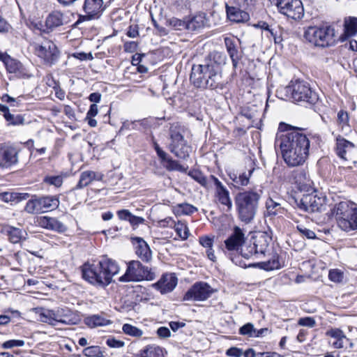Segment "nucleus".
<instances>
[{"label":"nucleus","instance_id":"nucleus-5","mask_svg":"<svg viewBox=\"0 0 357 357\" xmlns=\"http://www.w3.org/2000/svg\"><path fill=\"white\" fill-rule=\"evenodd\" d=\"M32 310L37 316L38 321L52 326H56L60 324L65 326L76 325L80 321V318L77 312L66 307L54 309L35 307Z\"/></svg>","mask_w":357,"mask_h":357},{"label":"nucleus","instance_id":"nucleus-21","mask_svg":"<svg viewBox=\"0 0 357 357\" xmlns=\"http://www.w3.org/2000/svg\"><path fill=\"white\" fill-rule=\"evenodd\" d=\"M211 180L215 186V195L219 202L227 206L230 210L232 208V202L229 197V190L223 185V184L213 175H211Z\"/></svg>","mask_w":357,"mask_h":357},{"label":"nucleus","instance_id":"nucleus-61","mask_svg":"<svg viewBox=\"0 0 357 357\" xmlns=\"http://www.w3.org/2000/svg\"><path fill=\"white\" fill-rule=\"evenodd\" d=\"M73 57L80 60V61H86V60H92L93 59L92 54L85 53V52H76L73 54Z\"/></svg>","mask_w":357,"mask_h":357},{"label":"nucleus","instance_id":"nucleus-41","mask_svg":"<svg viewBox=\"0 0 357 357\" xmlns=\"http://www.w3.org/2000/svg\"><path fill=\"white\" fill-rule=\"evenodd\" d=\"M122 330L125 334L132 337H139L143 335V331L141 329L129 324H123Z\"/></svg>","mask_w":357,"mask_h":357},{"label":"nucleus","instance_id":"nucleus-37","mask_svg":"<svg viewBox=\"0 0 357 357\" xmlns=\"http://www.w3.org/2000/svg\"><path fill=\"white\" fill-rule=\"evenodd\" d=\"M188 175L204 188L208 189L211 187V184L213 181L211 180V176L207 178L202 172L197 169L190 170Z\"/></svg>","mask_w":357,"mask_h":357},{"label":"nucleus","instance_id":"nucleus-38","mask_svg":"<svg viewBox=\"0 0 357 357\" xmlns=\"http://www.w3.org/2000/svg\"><path fill=\"white\" fill-rule=\"evenodd\" d=\"M139 357H163L161 347L155 344L147 345L139 352Z\"/></svg>","mask_w":357,"mask_h":357},{"label":"nucleus","instance_id":"nucleus-59","mask_svg":"<svg viewBox=\"0 0 357 357\" xmlns=\"http://www.w3.org/2000/svg\"><path fill=\"white\" fill-rule=\"evenodd\" d=\"M297 229L303 236H306L309 239H312L316 237V234L313 231L307 229L302 225L297 226Z\"/></svg>","mask_w":357,"mask_h":357},{"label":"nucleus","instance_id":"nucleus-63","mask_svg":"<svg viewBox=\"0 0 357 357\" xmlns=\"http://www.w3.org/2000/svg\"><path fill=\"white\" fill-rule=\"evenodd\" d=\"M117 215L119 219L122 220H128L129 221L130 218L132 215V213L127 209L120 210L117 212Z\"/></svg>","mask_w":357,"mask_h":357},{"label":"nucleus","instance_id":"nucleus-2","mask_svg":"<svg viewBox=\"0 0 357 357\" xmlns=\"http://www.w3.org/2000/svg\"><path fill=\"white\" fill-rule=\"evenodd\" d=\"M226 56L219 52H213L204 63L193 65L190 74L192 84L200 89H214L221 85V66L225 63Z\"/></svg>","mask_w":357,"mask_h":357},{"label":"nucleus","instance_id":"nucleus-48","mask_svg":"<svg viewBox=\"0 0 357 357\" xmlns=\"http://www.w3.org/2000/svg\"><path fill=\"white\" fill-rule=\"evenodd\" d=\"M177 207L183 215H191L197 211V208L188 203H183L178 204Z\"/></svg>","mask_w":357,"mask_h":357},{"label":"nucleus","instance_id":"nucleus-17","mask_svg":"<svg viewBox=\"0 0 357 357\" xmlns=\"http://www.w3.org/2000/svg\"><path fill=\"white\" fill-rule=\"evenodd\" d=\"M20 149L15 144L6 143L0 147V166L10 167L18 163Z\"/></svg>","mask_w":357,"mask_h":357},{"label":"nucleus","instance_id":"nucleus-58","mask_svg":"<svg viewBox=\"0 0 357 357\" xmlns=\"http://www.w3.org/2000/svg\"><path fill=\"white\" fill-rule=\"evenodd\" d=\"M199 242L206 249L210 248L213 245V237L211 238L207 236H201L199 237Z\"/></svg>","mask_w":357,"mask_h":357},{"label":"nucleus","instance_id":"nucleus-54","mask_svg":"<svg viewBox=\"0 0 357 357\" xmlns=\"http://www.w3.org/2000/svg\"><path fill=\"white\" fill-rule=\"evenodd\" d=\"M298 323L300 326H307L310 328H313L316 325L314 319L310 317L299 319Z\"/></svg>","mask_w":357,"mask_h":357},{"label":"nucleus","instance_id":"nucleus-15","mask_svg":"<svg viewBox=\"0 0 357 357\" xmlns=\"http://www.w3.org/2000/svg\"><path fill=\"white\" fill-rule=\"evenodd\" d=\"M213 288L206 282L195 283L183 296V301H203L213 293Z\"/></svg>","mask_w":357,"mask_h":357},{"label":"nucleus","instance_id":"nucleus-28","mask_svg":"<svg viewBox=\"0 0 357 357\" xmlns=\"http://www.w3.org/2000/svg\"><path fill=\"white\" fill-rule=\"evenodd\" d=\"M255 168L248 170V172L231 173L229 178L232 181V185L235 188L240 189L247 186L250 181V178L255 171Z\"/></svg>","mask_w":357,"mask_h":357},{"label":"nucleus","instance_id":"nucleus-40","mask_svg":"<svg viewBox=\"0 0 357 357\" xmlns=\"http://www.w3.org/2000/svg\"><path fill=\"white\" fill-rule=\"evenodd\" d=\"M357 33V18L349 17L344 22V34L347 36H351Z\"/></svg>","mask_w":357,"mask_h":357},{"label":"nucleus","instance_id":"nucleus-29","mask_svg":"<svg viewBox=\"0 0 357 357\" xmlns=\"http://www.w3.org/2000/svg\"><path fill=\"white\" fill-rule=\"evenodd\" d=\"M281 199L278 197H269L266 201V208L268 215L275 216L283 214L284 208L280 203Z\"/></svg>","mask_w":357,"mask_h":357},{"label":"nucleus","instance_id":"nucleus-24","mask_svg":"<svg viewBox=\"0 0 357 357\" xmlns=\"http://www.w3.org/2000/svg\"><path fill=\"white\" fill-rule=\"evenodd\" d=\"M132 243L135 248L136 255L145 262H149L152 259V252L146 242L140 237L132 238Z\"/></svg>","mask_w":357,"mask_h":357},{"label":"nucleus","instance_id":"nucleus-6","mask_svg":"<svg viewBox=\"0 0 357 357\" xmlns=\"http://www.w3.org/2000/svg\"><path fill=\"white\" fill-rule=\"evenodd\" d=\"M262 190L256 188L236 194L234 202L239 219L245 223L255 218L259 206Z\"/></svg>","mask_w":357,"mask_h":357},{"label":"nucleus","instance_id":"nucleus-34","mask_svg":"<svg viewBox=\"0 0 357 357\" xmlns=\"http://www.w3.org/2000/svg\"><path fill=\"white\" fill-rule=\"evenodd\" d=\"M84 323L90 328H96L109 325L112 321L105 318L102 314H93L86 317Z\"/></svg>","mask_w":357,"mask_h":357},{"label":"nucleus","instance_id":"nucleus-32","mask_svg":"<svg viewBox=\"0 0 357 357\" xmlns=\"http://www.w3.org/2000/svg\"><path fill=\"white\" fill-rule=\"evenodd\" d=\"M207 24L204 13H199L187 20V30L190 31H199Z\"/></svg>","mask_w":357,"mask_h":357},{"label":"nucleus","instance_id":"nucleus-45","mask_svg":"<svg viewBox=\"0 0 357 357\" xmlns=\"http://www.w3.org/2000/svg\"><path fill=\"white\" fill-rule=\"evenodd\" d=\"M328 278L332 282L340 283L342 282L344 279V274L341 270L334 268L330 270Z\"/></svg>","mask_w":357,"mask_h":357},{"label":"nucleus","instance_id":"nucleus-23","mask_svg":"<svg viewBox=\"0 0 357 357\" xmlns=\"http://www.w3.org/2000/svg\"><path fill=\"white\" fill-rule=\"evenodd\" d=\"M238 40H236L232 37L225 38V45L229 54L232 65L236 68L238 64V61L242 57V52L238 50Z\"/></svg>","mask_w":357,"mask_h":357},{"label":"nucleus","instance_id":"nucleus-10","mask_svg":"<svg viewBox=\"0 0 357 357\" xmlns=\"http://www.w3.org/2000/svg\"><path fill=\"white\" fill-rule=\"evenodd\" d=\"M335 29L327 24L307 27L304 31L305 39L312 45L326 47L335 43Z\"/></svg>","mask_w":357,"mask_h":357},{"label":"nucleus","instance_id":"nucleus-7","mask_svg":"<svg viewBox=\"0 0 357 357\" xmlns=\"http://www.w3.org/2000/svg\"><path fill=\"white\" fill-rule=\"evenodd\" d=\"M278 93H284V98L291 99L296 102L314 105L319 100L317 93L312 89L309 83L303 80L291 81Z\"/></svg>","mask_w":357,"mask_h":357},{"label":"nucleus","instance_id":"nucleus-13","mask_svg":"<svg viewBox=\"0 0 357 357\" xmlns=\"http://www.w3.org/2000/svg\"><path fill=\"white\" fill-rule=\"evenodd\" d=\"M59 206L57 196L36 197L26 202L24 210L31 214L52 211Z\"/></svg>","mask_w":357,"mask_h":357},{"label":"nucleus","instance_id":"nucleus-56","mask_svg":"<svg viewBox=\"0 0 357 357\" xmlns=\"http://www.w3.org/2000/svg\"><path fill=\"white\" fill-rule=\"evenodd\" d=\"M327 335L334 337L335 339H344L346 338L343 331L339 328H332L327 331Z\"/></svg>","mask_w":357,"mask_h":357},{"label":"nucleus","instance_id":"nucleus-30","mask_svg":"<svg viewBox=\"0 0 357 357\" xmlns=\"http://www.w3.org/2000/svg\"><path fill=\"white\" fill-rule=\"evenodd\" d=\"M63 14L59 10H54L50 13L45 20L46 28L51 31L56 27L63 25Z\"/></svg>","mask_w":357,"mask_h":357},{"label":"nucleus","instance_id":"nucleus-31","mask_svg":"<svg viewBox=\"0 0 357 357\" xmlns=\"http://www.w3.org/2000/svg\"><path fill=\"white\" fill-rule=\"evenodd\" d=\"M102 178L101 173L93 171H85L81 173L77 188H83L89 185L93 181H100Z\"/></svg>","mask_w":357,"mask_h":357},{"label":"nucleus","instance_id":"nucleus-36","mask_svg":"<svg viewBox=\"0 0 357 357\" xmlns=\"http://www.w3.org/2000/svg\"><path fill=\"white\" fill-rule=\"evenodd\" d=\"M161 162L168 171H178L180 172H186L188 167L182 165L178 160L172 159L166 155L164 159L161 160Z\"/></svg>","mask_w":357,"mask_h":357},{"label":"nucleus","instance_id":"nucleus-27","mask_svg":"<svg viewBox=\"0 0 357 357\" xmlns=\"http://www.w3.org/2000/svg\"><path fill=\"white\" fill-rule=\"evenodd\" d=\"M38 223L43 228L58 232H63L66 230L65 225L55 218L42 216L38 219Z\"/></svg>","mask_w":357,"mask_h":357},{"label":"nucleus","instance_id":"nucleus-20","mask_svg":"<svg viewBox=\"0 0 357 357\" xmlns=\"http://www.w3.org/2000/svg\"><path fill=\"white\" fill-rule=\"evenodd\" d=\"M177 283L178 279L174 273H165L154 284V287L164 294L172 291Z\"/></svg>","mask_w":357,"mask_h":357},{"label":"nucleus","instance_id":"nucleus-8","mask_svg":"<svg viewBox=\"0 0 357 357\" xmlns=\"http://www.w3.org/2000/svg\"><path fill=\"white\" fill-rule=\"evenodd\" d=\"M271 236L266 232L257 231L242 248L241 257L245 259H259L270 251Z\"/></svg>","mask_w":357,"mask_h":357},{"label":"nucleus","instance_id":"nucleus-55","mask_svg":"<svg viewBox=\"0 0 357 357\" xmlns=\"http://www.w3.org/2000/svg\"><path fill=\"white\" fill-rule=\"evenodd\" d=\"M24 345V341L22 340H11L5 342L3 344V347L5 349H9L15 347H23Z\"/></svg>","mask_w":357,"mask_h":357},{"label":"nucleus","instance_id":"nucleus-60","mask_svg":"<svg viewBox=\"0 0 357 357\" xmlns=\"http://www.w3.org/2000/svg\"><path fill=\"white\" fill-rule=\"evenodd\" d=\"M106 344L111 348H121L124 346L123 341L116 340L113 337L108 338L106 341Z\"/></svg>","mask_w":357,"mask_h":357},{"label":"nucleus","instance_id":"nucleus-46","mask_svg":"<svg viewBox=\"0 0 357 357\" xmlns=\"http://www.w3.org/2000/svg\"><path fill=\"white\" fill-rule=\"evenodd\" d=\"M255 330V328L252 323H247L239 328L238 333L241 335L254 337Z\"/></svg>","mask_w":357,"mask_h":357},{"label":"nucleus","instance_id":"nucleus-19","mask_svg":"<svg viewBox=\"0 0 357 357\" xmlns=\"http://www.w3.org/2000/svg\"><path fill=\"white\" fill-rule=\"evenodd\" d=\"M0 60L4 63L9 73H14L18 77H26L27 73L23 65L7 54H0Z\"/></svg>","mask_w":357,"mask_h":357},{"label":"nucleus","instance_id":"nucleus-18","mask_svg":"<svg viewBox=\"0 0 357 357\" xmlns=\"http://www.w3.org/2000/svg\"><path fill=\"white\" fill-rule=\"evenodd\" d=\"M83 10L86 15L83 18L87 20L98 18L105 10L103 0H85Z\"/></svg>","mask_w":357,"mask_h":357},{"label":"nucleus","instance_id":"nucleus-11","mask_svg":"<svg viewBox=\"0 0 357 357\" xmlns=\"http://www.w3.org/2000/svg\"><path fill=\"white\" fill-rule=\"evenodd\" d=\"M154 278L155 273L151 268L143 266L139 261L132 260L128 263L125 274L119 280L121 282H139L143 280H152Z\"/></svg>","mask_w":357,"mask_h":357},{"label":"nucleus","instance_id":"nucleus-35","mask_svg":"<svg viewBox=\"0 0 357 357\" xmlns=\"http://www.w3.org/2000/svg\"><path fill=\"white\" fill-rule=\"evenodd\" d=\"M337 125L340 131L343 133L347 134L351 132V130L349 124V116L347 111L341 109L337 112Z\"/></svg>","mask_w":357,"mask_h":357},{"label":"nucleus","instance_id":"nucleus-44","mask_svg":"<svg viewBox=\"0 0 357 357\" xmlns=\"http://www.w3.org/2000/svg\"><path fill=\"white\" fill-rule=\"evenodd\" d=\"M82 353L84 356L87 357H103V353L98 346L86 347Z\"/></svg>","mask_w":357,"mask_h":357},{"label":"nucleus","instance_id":"nucleus-25","mask_svg":"<svg viewBox=\"0 0 357 357\" xmlns=\"http://www.w3.org/2000/svg\"><path fill=\"white\" fill-rule=\"evenodd\" d=\"M238 6H229L226 5V11L228 18L236 23L246 22L250 20V15L246 11Z\"/></svg>","mask_w":357,"mask_h":357},{"label":"nucleus","instance_id":"nucleus-42","mask_svg":"<svg viewBox=\"0 0 357 357\" xmlns=\"http://www.w3.org/2000/svg\"><path fill=\"white\" fill-rule=\"evenodd\" d=\"M174 227L176 234L181 239L185 240L188 238L189 229L185 224L178 222L177 223H174Z\"/></svg>","mask_w":357,"mask_h":357},{"label":"nucleus","instance_id":"nucleus-16","mask_svg":"<svg viewBox=\"0 0 357 357\" xmlns=\"http://www.w3.org/2000/svg\"><path fill=\"white\" fill-rule=\"evenodd\" d=\"M298 206L301 209L308 213L321 212L326 208L325 197L313 194L304 195Z\"/></svg>","mask_w":357,"mask_h":357},{"label":"nucleus","instance_id":"nucleus-1","mask_svg":"<svg viewBox=\"0 0 357 357\" xmlns=\"http://www.w3.org/2000/svg\"><path fill=\"white\" fill-rule=\"evenodd\" d=\"M290 126L280 123L276 135L275 145L281 150L284 161L289 167L303 165L309 155L310 140L298 129L292 130Z\"/></svg>","mask_w":357,"mask_h":357},{"label":"nucleus","instance_id":"nucleus-39","mask_svg":"<svg viewBox=\"0 0 357 357\" xmlns=\"http://www.w3.org/2000/svg\"><path fill=\"white\" fill-rule=\"evenodd\" d=\"M9 241L12 243H19L23 238L24 231L19 228L9 227L6 229Z\"/></svg>","mask_w":357,"mask_h":357},{"label":"nucleus","instance_id":"nucleus-64","mask_svg":"<svg viewBox=\"0 0 357 357\" xmlns=\"http://www.w3.org/2000/svg\"><path fill=\"white\" fill-rule=\"evenodd\" d=\"M123 47L126 52H134L137 50V44L134 41L126 42L124 44Z\"/></svg>","mask_w":357,"mask_h":357},{"label":"nucleus","instance_id":"nucleus-51","mask_svg":"<svg viewBox=\"0 0 357 357\" xmlns=\"http://www.w3.org/2000/svg\"><path fill=\"white\" fill-rule=\"evenodd\" d=\"M44 181L50 185H53L56 187H59L63 183V178L60 176H46Z\"/></svg>","mask_w":357,"mask_h":357},{"label":"nucleus","instance_id":"nucleus-14","mask_svg":"<svg viewBox=\"0 0 357 357\" xmlns=\"http://www.w3.org/2000/svg\"><path fill=\"white\" fill-rule=\"evenodd\" d=\"M276 5L280 13L289 18L298 20L304 15L303 3L300 0H277Z\"/></svg>","mask_w":357,"mask_h":357},{"label":"nucleus","instance_id":"nucleus-3","mask_svg":"<svg viewBox=\"0 0 357 357\" xmlns=\"http://www.w3.org/2000/svg\"><path fill=\"white\" fill-rule=\"evenodd\" d=\"M245 231L239 227L235 226L232 233L224 241L225 248L222 251L233 263L243 267H259L266 271H272L280 268L278 257L274 256L272 260L260 263L246 264L241 259L242 248L246 244Z\"/></svg>","mask_w":357,"mask_h":357},{"label":"nucleus","instance_id":"nucleus-4","mask_svg":"<svg viewBox=\"0 0 357 357\" xmlns=\"http://www.w3.org/2000/svg\"><path fill=\"white\" fill-rule=\"evenodd\" d=\"M119 272L116 262L106 257L97 263H85L82 266V278L90 284L101 287L109 285Z\"/></svg>","mask_w":357,"mask_h":357},{"label":"nucleus","instance_id":"nucleus-52","mask_svg":"<svg viewBox=\"0 0 357 357\" xmlns=\"http://www.w3.org/2000/svg\"><path fill=\"white\" fill-rule=\"evenodd\" d=\"M255 0H234V3L244 10L250 9L255 4Z\"/></svg>","mask_w":357,"mask_h":357},{"label":"nucleus","instance_id":"nucleus-47","mask_svg":"<svg viewBox=\"0 0 357 357\" xmlns=\"http://www.w3.org/2000/svg\"><path fill=\"white\" fill-rule=\"evenodd\" d=\"M169 24L176 30H187V20L172 17L168 20Z\"/></svg>","mask_w":357,"mask_h":357},{"label":"nucleus","instance_id":"nucleus-57","mask_svg":"<svg viewBox=\"0 0 357 357\" xmlns=\"http://www.w3.org/2000/svg\"><path fill=\"white\" fill-rule=\"evenodd\" d=\"M243 354L242 349L232 347L226 351V355L231 357H241Z\"/></svg>","mask_w":357,"mask_h":357},{"label":"nucleus","instance_id":"nucleus-50","mask_svg":"<svg viewBox=\"0 0 357 357\" xmlns=\"http://www.w3.org/2000/svg\"><path fill=\"white\" fill-rule=\"evenodd\" d=\"M3 201L8 202H12L15 199H26L29 197L27 193L20 195V196L17 193L4 192L1 195Z\"/></svg>","mask_w":357,"mask_h":357},{"label":"nucleus","instance_id":"nucleus-26","mask_svg":"<svg viewBox=\"0 0 357 357\" xmlns=\"http://www.w3.org/2000/svg\"><path fill=\"white\" fill-rule=\"evenodd\" d=\"M336 153L337 155L343 159L347 155L352 152H357V149L354 146V144L345 139L340 135H338L336 137Z\"/></svg>","mask_w":357,"mask_h":357},{"label":"nucleus","instance_id":"nucleus-53","mask_svg":"<svg viewBox=\"0 0 357 357\" xmlns=\"http://www.w3.org/2000/svg\"><path fill=\"white\" fill-rule=\"evenodd\" d=\"M21 98H22L21 96H19L17 98H14L8 94H4L2 96L1 99L3 102L10 103V105L11 107H18V106H20V105L21 103Z\"/></svg>","mask_w":357,"mask_h":357},{"label":"nucleus","instance_id":"nucleus-12","mask_svg":"<svg viewBox=\"0 0 357 357\" xmlns=\"http://www.w3.org/2000/svg\"><path fill=\"white\" fill-rule=\"evenodd\" d=\"M33 47L34 54L46 66L54 65L59 58V50L52 40H46L41 43H35Z\"/></svg>","mask_w":357,"mask_h":357},{"label":"nucleus","instance_id":"nucleus-22","mask_svg":"<svg viewBox=\"0 0 357 357\" xmlns=\"http://www.w3.org/2000/svg\"><path fill=\"white\" fill-rule=\"evenodd\" d=\"M168 149L176 158L185 160L192 151V147L185 139L170 142Z\"/></svg>","mask_w":357,"mask_h":357},{"label":"nucleus","instance_id":"nucleus-49","mask_svg":"<svg viewBox=\"0 0 357 357\" xmlns=\"http://www.w3.org/2000/svg\"><path fill=\"white\" fill-rule=\"evenodd\" d=\"M357 152H352V153L349 154L343 160L347 161L349 165L347 166V168L354 169V172H356L357 169Z\"/></svg>","mask_w":357,"mask_h":357},{"label":"nucleus","instance_id":"nucleus-43","mask_svg":"<svg viewBox=\"0 0 357 357\" xmlns=\"http://www.w3.org/2000/svg\"><path fill=\"white\" fill-rule=\"evenodd\" d=\"M8 125L21 126L24 124V117L21 114L9 113L5 118Z\"/></svg>","mask_w":357,"mask_h":357},{"label":"nucleus","instance_id":"nucleus-62","mask_svg":"<svg viewBox=\"0 0 357 357\" xmlns=\"http://www.w3.org/2000/svg\"><path fill=\"white\" fill-rule=\"evenodd\" d=\"M157 335L160 338H167L170 337L171 332L169 329L165 326H161L157 330Z\"/></svg>","mask_w":357,"mask_h":357},{"label":"nucleus","instance_id":"nucleus-33","mask_svg":"<svg viewBox=\"0 0 357 357\" xmlns=\"http://www.w3.org/2000/svg\"><path fill=\"white\" fill-rule=\"evenodd\" d=\"M185 131V126L180 123L174 122L171 123L169 129L170 142L185 139L183 136Z\"/></svg>","mask_w":357,"mask_h":357},{"label":"nucleus","instance_id":"nucleus-9","mask_svg":"<svg viewBox=\"0 0 357 357\" xmlns=\"http://www.w3.org/2000/svg\"><path fill=\"white\" fill-rule=\"evenodd\" d=\"M332 213L338 226L345 231L357 229V204L345 200L336 204Z\"/></svg>","mask_w":357,"mask_h":357}]
</instances>
